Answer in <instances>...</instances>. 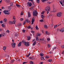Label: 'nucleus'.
Here are the masks:
<instances>
[{
	"label": "nucleus",
	"instance_id": "1",
	"mask_svg": "<svg viewBox=\"0 0 64 64\" xmlns=\"http://www.w3.org/2000/svg\"><path fill=\"white\" fill-rule=\"evenodd\" d=\"M62 15V13L61 12H59L56 14V16L58 17H61Z\"/></svg>",
	"mask_w": 64,
	"mask_h": 64
},
{
	"label": "nucleus",
	"instance_id": "2",
	"mask_svg": "<svg viewBox=\"0 0 64 64\" xmlns=\"http://www.w3.org/2000/svg\"><path fill=\"white\" fill-rule=\"evenodd\" d=\"M46 11H49L50 10V8L49 6H47L45 9Z\"/></svg>",
	"mask_w": 64,
	"mask_h": 64
},
{
	"label": "nucleus",
	"instance_id": "3",
	"mask_svg": "<svg viewBox=\"0 0 64 64\" xmlns=\"http://www.w3.org/2000/svg\"><path fill=\"white\" fill-rule=\"evenodd\" d=\"M29 42H24V44L26 46H29Z\"/></svg>",
	"mask_w": 64,
	"mask_h": 64
},
{
	"label": "nucleus",
	"instance_id": "4",
	"mask_svg": "<svg viewBox=\"0 0 64 64\" xmlns=\"http://www.w3.org/2000/svg\"><path fill=\"white\" fill-rule=\"evenodd\" d=\"M37 12L36 11H34L33 12V15L34 16H37Z\"/></svg>",
	"mask_w": 64,
	"mask_h": 64
},
{
	"label": "nucleus",
	"instance_id": "5",
	"mask_svg": "<svg viewBox=\"0 0 64 64\" xmlns=\"http://www.w3.org/2000/svg\"><path fill=\"white\" fill-rule=\"evenodd\" d=\"M27 5L28 7H31L32 6V4L31 2H28L27 3Z\"/></svg>",
	"mask_w": 64,
	"mask_h": 64
},
{
	"label": "nucleus",
	"instance_id": "6",
	"mask_svg": "<svg viewBox=\"0 0 64 64\" xmlns=\"http://www.w3.org/2000/svg\"><path fill=\"white\" fill-rule=\"evenodd\" d=\"M11 45L13 48H14L15 47V46L16 45V44L15 43H12L11 44Z\"/></svg>",
	"mask_w": 64,
	"mask_h": 64
},
{
	"label": "nucleus",
	"instance_id": "7",
	"mask_svg": "<svg viewBox=\"0 0 64 64\" xmlns=\"http://www.w3.org/2000/svg\"><path fill=\"white\" fill-rule=\"evenodd\" d=\"M35 20V18H32V24H33V22H34V20Z\"/></svg>",
	"mask_w": 64,
	"mask_h": 64
},
{
	"label": "nucleus",
	"instance_id": "8",
	"mask_svg": "<svg viewBox=\"0 0 64 64\" xmlns=\"http://www.w3.org/2000/svg\"><path fill=\"white\" fill-rule=\"evenodd\" d=\"M60 31L61 32H64V28H62L60 30Z\"/></svg>",
	"mask_w": 64,
	"mask_h": 64
},
{
	"label": "nucleus",
	"instance_id": "9",
	"mask_svg": "<svg viewBox=\"0 0 64 64\" xmlns=\"http://www.w3.org/2000/svg\"><path fill=\"white\" fill-rule=\"evenodd\" d=\"M22 44V42H20L18 44V47H20Z\"/></svg>",
	"mask_w": 64,
	"mask_h": 64
},
{
	"label": "nucleus",
	"instance_id": "10",
	"mask_svg": "<svg viewBox=\"0 0 64 64\" xmlns=\"http://www.w3.org/2000/svg\"><path fill=\"white\" fill-rule=\"evenodd\" d=\"M8 11H9L8 10H4V12H3L5 14H6L7 13V12H8Z\"/></svg>",
	"mask_w": 64,
	"mask_h": 64
},
{
	"label": "nucleus",
	"instance_id": "11",
	"mask_svg": "<svg viewBox=\"0 0 64 64\" xmlns=\"http://www.w3.org/2000/svg\"><path fill=\"white\" fill-rule=\"evenodd\" d=\"M29 58L30 59L33 60L35 59V57L34 56H32V57H30Z\"/></svg>",
	"mask_w": 64,
	"mask_h": 64
},
{
	"label": "nucleus",
	"instance_id": "12",
	"mask_svg": "<svg viewBox=\"0 0 64 64\" xmlns=\"http://www.w3.org/2000/svg\"><path fill=\"white\" fill-rule=\"evenodd\" d=\"M28 17H30L31 16V14H30V12H28Z\"/></svg>",
	"mask_w": 64,
	"mask_h": 64
},
{
	"label": "nucleus",
	"instance_id": "13",
	"mask_svg": "<svg viewBox=\"0 0 64 64\" xmlns=\"http://www.w3.org/2000/svg\"><path fill=\"white\" fill-rule=\"evenodd\" d=\"M30 38H31V37H30V36H28L27 37V40H28V41H29L30 40Z\"/></svg>",
	"mask_w": 64,
	"mask_h": 64
},
{
	"label": "nucleus",
	"instance_id": "14",
	"mask_svg": "<svg viewBox=\"0 0 64 64\" xmlns=\"http://www.w3.org/2000/svg\"><path fill=\"white\" fill-rule=\"evenodd\" d=\"M40 42H42L43 41H44V39H40Z\"/></svg>",
	"mask_w": 64,
	"mask_h": 64
},
{
	"label": "nucleus",
	"instance_id": "15",
	"mask_svg": "<svg viewBox=\"0 0 64 64\" xmlns=\"http://www.w3.org/2000/svg\"><path fill=\"white\" fill-rule=\"evenodd\" d=\"M4 36V34H0V38H1V37H3Z\"/></svg>",
	"mask_w": 64,
	"mask_h": 64
},
{
	"label": "nucleus",
	"instance_id": "16",
	"mask_svg": "<svg viewBox=\"0 0 64 64\" xmlns=\"http://www.w3.org/2000/svg\"><path fill=\"white\" fill-rule=\"evenodd\" d=\"M41 18L42 19H44V18L45 16H44V15L42 14L41 16Z\"/></svg>",
	"mask_w": 64,
	"mask_h": 64
},
{
	"label": "nucleus",
	"instance_id": "17",
	"mask_svg": "<svg viewBox=\"0 0 64 64\" xmlns=\"http://www.w3.org/2000/svg\"><path fill=\"white\" fill-rule=\"evenodd\" d=\"M3 49L4 50H5L6 49V47L4 46L3 48Z\"/></svg>",
	"mask_w": 64,
	"mask_h": 64
},
{
	"label": "nucleus",
	"instance_id": "18",
	"mask_svg": "<svg viewBox=\"0 0 64 64\" xmlns=\"http://www.w3.org/2000/svg\"><path fill=\"white\" fill-rule=\"evenodd\" d=\"M13 3L12 2L10 3V6H13Z\"/></svg>",
	"mask_w": 64,
	"mask_h": 64
},
{
	"label": "nucleus",
	"instance_id": "19",
	"mask_svg": "<svg viewBox=\"0 0 64 64\" xmlns=\"http://www.w3.org/2000/svg\"><path fill=\"white\" fill-rule=\"evenodd\" d=\"M36 41H35L34 42L33 44H32V45L33 46H34L35 45H36Z\"/></svg>",
	"mask_w": 64,
	"mask_h": 64
},
{
	"label": "nucleus",
	"instance_id": "20",
	"mask_svg": "<svg viewBox=\"0 0 64 64\" xmlns=\"http://www.w3.org/2000/svg\"><path fill=\"white\" fill-rule=\"evenodd\" d=\"M22 25V24L21 23H19L18 24V26H21Z\"/></svg>",
	"mask_w": 64,
	"mask_h": 64
},
{
	"label": "nucleus",
	"instance_id": "21",
	"mask_svg": "<svg viewBox=\"0 0 64 64\" xmlns=\"http://www.w3.org/2000/svg\"><path fill=\"white\" fill-rule=\"evenodd\" d=\"M40 56H44V54L42 53H40Z\"/></svg>",
	"mask_w": 64,
	"mask_h": 64
},
{
	"label": "nucleus",
	"instance_id": "22",
	"mask_svg": "<svg viewBox=\"0 0 64 64\" xmlns=\"http://www.w3.org/2000/svg\"><path fill=\"white\" fill-rule=\"evenodd\" d=\"M6 21H7V19L6 18L4 19V22H6Z\"/></svg>",
	"mask_w": 64,
	"mask_h": 64
},
{
	"label": "nucleus",
	"instance_id": "23",
	"mask_svg": "<svg viewBox=\"0 0 64 64\" xmlns=\"http://www.w3.org/2000/svg\"><path fill=\"white\" fill-rule=\"evenodd\" d=\"M40 35H41V34H38V33L36 34V35L37 36H40Z\"/></svg>",
	"mask_w": 64,
	"mask_h": 64
},
{
	"label": "nucleus",
	"instance_id": "24",
	"mask_svg": "<svg viewBox=\"0 0 64 64\" xmlns=\"http://www.w3.org/2000/svg\"><path fill=\"white\" fill-rule=\"evenodd\" d=\"M57 25H58L57 24L55 25L54 26V29L56 28H57Z\"/></svg>",
	"mask_w": 64,
	"mask_h": 64
},
{
	"label": "nucleus",
	"instance_id": "25",
	"mask_svg": "<svg viewBox=\"0 0 64 64\" xmlns=\"http://www.w3.org/2000/svg\"><path fill=\"white\" fill-rule=\"evenodd\" d=\"M40 0H36V1L37 3H39Z\"/></svg>",
	"mask_w": 64,
	"mask_h": 64
},
{
	"label": "nucleus",
	"instance_id": "26",
	"mask_svg": "<svg viewBox=\"0 0 64 64\" xmlns=\"http://www.w3.org/2000/svg\"><path fill=\"white\" fill-rule=\"evenodd\" d=\"M16 20H13L12 22V23H13V24H15L16 22Z\"/></svg>",
	"mask_w": 64,
	"mask_h": 64
},
{
	"label": "nucleus",
	"instance_id": "27",
	"mask_svg": "<svg viewBox=\"0 0 64 64\" xmlns=\"http://www.w3.org/2000/svg\"><path fill=\"white\" fill-rule=\"evenodd\" d=\"M16 6L18 7H20V5L18 4H16Z\"/></svg>",
	"mask_w": 64,
	"mask_h": 64
},
{
	"label": "nucleus",
	"instance_id": "28",
	"mask_svg": "<svg viewBox=\"0 0 64 64\" xmlns=\"http://www.w3.org/2000/svg\"><path fill=\"white\" fill-rule=\"evenodd\" d=\"M44 27L45 28H48V27H47V26L46 25H44Z\"/></svg>",
	"mask_w": 64,
	"mask_h": 64
},
{
	"label": "nucleus",
	"instance_id": "29",
	"mask_svg": "<svg viewBox=\"0 0 64 64\" xmlns=\"http://www.w3.org/2000/svg\"><path fill=\"white\" fill-rule=\"evenodd\" d=\"M30 54H30V53H29L28 54V55H27L26 56L28 57H29V56L30 55Z\"/></svg>",
	"mask_w": 64,
	"mask_h": 64
},
{
	"label": "nucleus",
	"instance_id": "30",
	"mask_svg": "<svg viewBox=\"0 0 64 64\" xmlns=\"http://www.w3.org/2000/svg\"><path fill=\"white\" fill-rule=\"evenodd\" d=\"M30 64H33V62L32 61H30Z\"/></svg>",
	"mask_w": 64,
	"mask_h": 64
},
{
	"label": "nucleus",
	"instance_id": "31",
	"mask_svg": "<svg viewBox=\"0 0 64 64\" xmlns=\"http://www.w3.org/2000/svg\"><path fill=\"white\" fill-rule=\"evenodd\" d=\"M40 59H41V60H44V58L43 57H42L40 58Z\"/></svg>",
	"mask_w": 64,
	"mask_h": 64
},
{
	"label": "nucleus",
	"instance_id": "32",
	"mask_svg": "<svg viewBox=\"0 0 64 64\" xmlns=\"http://www.w3.org/2000/svg\"><path fill=\"white\" fill-rule=\"evenodd\" d=\"M52 61V60L51 59H49L48 60V61L49 62H51Z\"/></svg>",
	"mask_w": 64,
	"mask_h": 64
},
{
	"label": "nucleus",
	"instance_id": "33",
	"mask_svg": "<svg viewBox=\"0 0 64 64\" xmlns=\"http://www.w3.org/2000/svg\"><path fill=\"white\" fill-rule=\"evenodd\" d=\"M36 30H38V26H36Z\"/></svg>",
	"mask_w": 64,
	"mask_h": 64
},
{
	"label": "nucleus",
	"instance_id": "34",
	"mask_svg": "<svg viewBox=\"0 0 64 64\" xmlns=\"http://www.w3.org/2000/svg\"><path fill=\"white\" fill-rule=\"evenodd\" d=\"M6 33H10V32H9V30H6Z\"/></svg>",
	"mask_w": 64,
	"mask_h": 64
},
{
	"label": "nucleus",
	"instance_id": "35",
	"mask_svg": "<svg viewBox=\"0 0 64 64\" xmlns=\"http://www.w3.org/2000/svg\"><path fill=\"white\" fill-rule=\"evenodd\" d=\"M8 10H11V7L10 6H9L8 7Z\"/></svg>",
	"mask_w": 64,
	"mask_h": 64
},
{
	"label": "nucleus",
	"instance_id": "36",
	"mask_svg": "<svg viewBox=\"0 0 64 64\" xmlns=\"http://www.w3.org/2000/svg\"><path fill=\"white\" fill-rule=\"evenodd\" d=\"M10 62L11 63H13V62H14V60H12L10 61Z\"/></svg>",
	"mask_w": 64,
	"mask_h": 64
},
{
	"label": "nucleus",
	"instance_id": "37",
	"mask_svg": "<svg viewBox=\"0 0 64 64\" xmlns=\"http://www.w3.org/2000/svg\"><path fill=\"white\" fill-rule=\"evenodd\" d=\"M2 27H4L5 26V24H2Z\"/></svg>",
	"mask_w": 64,
	"mask_h": 64
},
{
	"label": "nucleus",
	"instance_id": "38",
	"mask_svg": "<svg viewBox=\"0 0 64 64\" xmlns=\"http://www.w3.org/2000/svg\"><path fill=\"white\" fill-rule=\"evenodd\" d=\"M39 40V38H38V36H37L36 37V40Z\"/></svg>",
	"mask_w": 64,
	"mask_h": 64
},
{
	"label": "nucleus",
	"instance_id": "39",
	"mask_svg": "<svg viewBox=\"0 0 64 64\" xmlns=\"http://www.w3.org/2000/svg\"><path fill=\"white\" fill-rule=\"evenodd\" d=\"M46 58H47V59H48V58H49V56H46Z\"/></svg>",
	"mask_w": 64,
	"mask_h": 64
},
{
	"label": "nucleus",
	"instance_id": "40",
	"mask_svg": "<svg viewBox=\"0 0 64 64\" xmlns=\"http://www.w3.org/2000/svg\"><path fill=\"white\" fill-rule=\"evenodd\" d=\"M13 19H14V20H15V19H16V18H15V16H13Z\"/></svg>",
	"mask_w": 64,
	"mask_h": 64
},
{
	"label": "nucleus",
	"instance_id": "41",
	"mask_svg": "<svg viewBox=\"0 0 64 64\" xmlns=\"http://www.w3.org/2000/svg\"><path fill=\"white\" fill-rule=\"evenodd\" d=\"M48 48H50L51 47V45L50 44H48Z\"/></svg>",
	"mask_w": 64,
	"mask_h": 64
},
{
	"label": "nucleus",
	"instance_id": "42",
	"mask_svg": "<svg viewBox=\"0 0 64 64\" xmlns=\"http://www.w3.org/2000/svg\"><path fill=\"white\" fill-rule=\"evenodd\" d=\"M6 1H7V2L9 3L10 2V0H6Z\"/></svg>",
	"mask_w": 64,
	"mask_h": 64
},
{
	"label": "nucleus",
	"instance_id": "43",
	"mask_svg": "<svg viewBox=\"0 0 64 64\" xmlns=\"http://www.w3.org/2000/svg\"><path fill=\"white\" fill-rule=\"evenodd\" d=\"M46 34H48V35L49 34V33L48 32H47V31H46Z\"/></svg>",
	"mask_w": 64,
	"mask_h": 64
},
{
	"label": "nucleus",
	"instance_id": "44",
	"mask_svg": "<svg viewBox=\"0 0 64 64\" xmlns=\"http://www.w3.org/2000/svg\"><path fill=\"white\" fill-rule=\"evenodd\" d=\"M50 26L51 27H52V26H53V24H50Z\"/></svg>",
	"mask_w": 64,
	"mask_h": 64
},
{
	"label": "nucleus",
	"instance_id": "45",
	"mask_svg": "<svg viewBox=\"0 0 64 64\" xmlns=\"http://www.w3.org/2000/svg\"><path fill=\"white\" fill-rule=\"evenodd\" d=\"M40 22H43V20L42 19L40 20Z\"/></svg>",
	"mask_w": 64,
	"mask_h": 64
},
{
	"label": "nucleus",
	"instance_id": "46",
	"mask_svg": "<svg viewBox=\"0 0 64 64\" xmlns=\"http://www.w3.org/2000/svg\"><path fill=\"white\" fill-rule=\"evenodd\" d=\"M60 4H61V5H62V4H63V3L61 1H60Z\"/></svg>",
	"mask_w": 64,
	"mask_h": 64
},
{
	"label": "nucleus",
	"instance_id": "47",
	"mask_svg": "<svg viewBox=\"0 0 64 64\" xmlns=\"http://www.w3.org/2000/svg\"><path fill=\"white\" fill-rule=\"evenodd\" d=\"M41 13V14H44V12L42 11Z\"/></svg>",
	"mask_w": 64,
	"mask_h": 64
},
{
	"label": "nucleus",
	"instance_id": "48",
	"mask_svg": "<svg viewBox=\"0 0 64 64\" xmlns=\"http://www.w3.org/2000/svg\"><path fill=\"white\" fill-rule=\"evenodd\" d=\"M20 20L21 21H23V19L22 18H21L20 19Z\"/></svg>",
	"mask_w": 64,
	"mask_h": 64
},
{
	"label": "nucleus",
	"instance_id": "49",
	"mask_svg": "<svg viewBox=\"0 0 64 64\" xmlns=\"http://www.w3.org/2000/svg\"><path fill=\"white\" fill-rule=\"evenodd\" d=\"M12 22H11V21H10L9 22V23L10 24H12Z\"/></svg>",
	"mask_w": 64,
	"mask_h": 64
},
{
	"label": "nucleus",
	"instance_id": "50",
	"mask_svg": "<svg viewBox=\"0 0 64 64\" xmlns=\"http://www.w3.org/2000/svg\"><path fill=\"white\" fill-rule=\"evenodd\" d=\"M28 29H30L31 28V26H29L28 27Z\"/></svg>",
	"mask_w": 64,
	"mask_h": 64
},
{
	"label": "nucleus",
	"instance_id": "51",
	"mask_svg": "<svg viewBox=\"0 0 64 64\" xmlns=\"http://www.w3.org/2000/svg\"><path fill=\"white\" fill-rule=\"evenodd\" d=\"M61 47L62 48H64V45L62 46Z\"/></svg>",
	"mask_w": 64,
	"mask_h": 64
},
{
	"label": "nucleus",
	"instance_id": "52",
	"mask_svg": "<svg viewBox=\"0 0 64 64\" xmlns=\"http://www.w3.org/2000/svg\"><path fill=\"white\" fill-rule=\"evenodd\" d=\"M56 49V47H54L53 48V50H54V49Z\"/></svg>",
	"mask_w": 64,
	"mask_h": 64
},
{
	"label": "nucleus",
	"instance_id": "53",
	"mask_svg": "<svg viewBox=\"0 0 64 64\" xmlns=\"http://www.w3.org/2000/svg\"><path fill=\"white\" fill-rule=\"evenodd\" d=\"M22 32L24 33V32H26V30H22Z\"/></svg>",
	"mask_w": 64,
	"mask_h": 64
},
{
	"label": "nucleus",
	"instance_id": "54",
	"mask_svg": "<svg viewBox=\"0 0 64 64\" xmlns=\"http://www.w3.org/2000/svg\"><path fill=\"white\" fill-rule=\"evenodd\" d=\"M26 23V20H25V21L24 22V24H25V23Z\"/></svg>",
	"mask_w": 64,
	"mask_h": 64
},
{
	"label": "nucleus",
	"instance_id": "55",
	"mask_svg": "<svg viewBox=\"0 0 64 64\" xmlns=\"http://www.w3.org/2000/svg\"><path fill=\"white\" fill-rule=\"evenodd\" d=\"M33 9V8L32 7V8H30V10H32Z\"/></svg>",
	"mask_w": 64,
	"mask_h": 64
},
{
	"label": "nucleus",
	"instance_id": "56",
	"mask_svg": "<svg viewBox=\"0 0 64 64\" xmlns=\"http://www.w3.org/2000/svg\"><path fill=\"white\" fill-rule=\"evenodd\" d=\"M47 40L48 41H49L50 40V38H48L47 39Z\"/></svg>",
	"mask_w": 64,
	"mask_h": 64
},
{
	"label": "nucleus",
	"instance_id": "57",
	"mask_svg": "<svg viewBox=\"0 0 64 64\" xmlns=\"http://www.w3.org/2000/svg\"><path fill=\"white\" fill-rule=\"evenodd\" d=\"M54 12H56V10L54 8Z\"/></svg>",
	"mask_w": 64,
	"mask_h": 64
},
{
	"label": "nucleus",
	"instance_id": "58",
	"mask_svg": "<svg viewBox=\"0 0 64 64\" xmlns=\"http://www.w3.org/2000/svg\"><path fill=\"white\" fill-rule=\"evenodd\" d=\"M10 14V12H7L6 14L9 15V14Z\"/></svg>",
	"mask_w": 64,
	"mask_h": 64
},
{
	"label": "nucleus",
	"instance_id": "59",
	"mask_svg": "<svg viewBox=\"0 0 64 64\" xmlns=\"http://www.w3.org/2000/svg\"><path fill=\"white\" fill-rule=\"evenodd\" d=\"M26 63H27V62H23V64H26Z\"/></svg>",
	"mask_w": 64,
	"mask_h": 64
},
{
	"label": "nucleus",
	"instance_id": "60",
	"mask_svg": "<svg viewBox=\"0 0 64 64\" xmlns=\"http://www.w3.org/2000/svg\"><path fill=\"white\" fill-rule=\"evenodd\" d=\"M57 30L58 31H59L60 30V29L58 28L57 29Z\"/></svg>",
	"mask_w": 64,
	"mask_h": 64
},
{
	"label": "nucleus",
	"instance_id": "61",
	"mask_svg": "<svg viewBox=\"0 0 64 64\" xmlns=\"http://www.w3.org/2000/svg\"><path fill=\"white\" fill-rule=\"evenodd\" d=\"M62 54H64V50L63 51V52L62 53Z\"/></svg>",
	"mask_w": 64,
	"mask_h": 64
},
{
	"label": "nucleus",
	"instance_id": "62",
	"mask_svg": "<svg viewBox=\"0 0 64 64\" xmlns=\"http://www.w3.org/2000/svg\"><path fill=\"white\" fill-rule=\"evenodd\" d=\"M0 23H3V21L2 20L0 21Z\"/></svg>",
	"mask_w": 64,
	"mask_h": 64
},
{
	"label": "nucleus",
	"instance_id": "63",
	"mask_svg": "<svg viewBox=\"0 0 64 64\" xmlns=\"http://www.w3.org/2000/svg\"><path fill=\"white\" fill-rule=\"evenodd\" d=\"M2 31V29L0 28V32H1Z\"/></svg>",
	"mask_w": 64,
	"mask_h": 64
},
{
	"label": "nucleus",
	"instance_id": "64",
	"mask_svg": "<svg viewBox=\"0 0 64 64\" xmlns=\"http://www.w3.org/2000/svg\"><path fill=\"white\" fill-rule=\"evenodd\" d=\"M43 64V62H40V63L39 64Z\"/></svg>",
	"mask_w": 64,
	"mask_h": 64
}]
</instances>
